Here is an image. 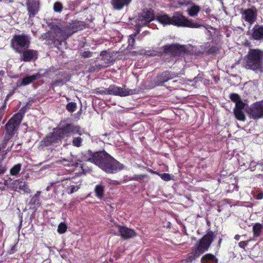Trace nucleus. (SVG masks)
Listing matches in <instances>:
<instances>
[{
    "mask_svg": "<svg viewBox=\"0 0 263 263\" xmlns=\"http://www.w3.org/2000/svg\"><path fill=\"white\" fill-rule=\"evenodd\" d=\"M203 249V251H205L208 249V248H197L195 251L192 252L187 254L186 260L187 262H192L193 260L195 259L196 258L199 257L201 252L200 250Z\"/></svg>",
    "mask_w": 263,
    "mask_h": 263,
    "instance_id": "20",
    "label": "nucleus"
},
{
    "mask_svg": "<svg viewBox=\"0 0 263 263\" xmlns=\"http://www.w3.org/2000/svg\"><path fill=\"white\" fill-rule=\"evenodd\" d=\"M256 198L257 199H261L263 198V193H260L257 195Z\"/></svg>",
    "mask_w": 263,
    "mask_h": 263,
    "instance_id": "46",
    "label": "nucleus"
},
{
    "mask_svg": "<svg viewBox=\"0 0 263 263\" xmlns=\"http://www.w3.org/2000/svg\"><path fill=\"white\" fill-rule=\"evenodd\" d=\"M104 52H102L101 53V55L103 54V53H104Z\"/></svg>",
    "mask_w": 263,
    "mask_h": 263,
    "instance_id": "54",
    "label": "nucleus"
},
{
    "mask_svg": "<svg viewBox=\"0 0 263 263\" xmlns=\"http://www.w3.org/2000/svg\"><path fill=\"white\" fill-rule=\"evenodd\" d=\"M6 171V168L3 166L1 162H0V174H4Z\"/></svg>",
    "mask_w": 263,
    "mask_h": 263,
    "instance_id": "44",
    "label": "nucleus"
},
{
    "mask_svg": "<svg viewBox=\"0 0 263 263\" xmlns=\"http://www.w3.org/2000/svg\"><path fill=\"white\" fill-rule=\"evenodd\" d=\"M132 0H111V4L114 9L120 10L124 7L128 6Z\"/></svg>",
    "mask_w": 263,
    "mask_h": 263,
    "instance_id": "17",
    "label": "nucleus"
},
{
    "mask_svg": "<svg viewBox=\"0 0 263 263\" xmlns=\"http://www.w3.org/2000/svg\"><path fill=\"white\" fill-rule=\"evenodd\" d=\"M251 164V165H254V163L253 162H252Z\"/></svg>",
    "mask_w": 263,
    "mask_h": 263,
    "instance_id": "53",
    "label": "nucleus"
},
{
    "mask_svg": "<svg viewBox=\"0 0 263 263\" xmlns=\"http://www.w3.org/2000/svg\"><path fill=\"white\" fill-rule=\"evenodd\" d=\"M250 118L258 119L263 118V100L252 105L249 112Z\"/></svg>",
    "mask_w": 263,
    "mask_h": 263,
    "instance_id": "10",
    "label": "nucleus"
},
{
    "mask_svg": "<svg viewBox=\"0 0 263 263\" xmlns=\"http://www.w3.org/2000/svg\"><path fill=\"white\" fill-rule=\"evenodd\" d=\"M161 178L164 181H169L171 179V175L169 174L163 173L159 174Z\"/></svg>",
    "mask_w": 263,
    "mask_h": 263,
    "instance_id": "38",
    "label": "nucleus"
},
{
    "mask_svg": "<svg viewBox=\"0 0 263 263\" xmlns=\"http://www.w3.org/2000/svg\"><path fill=\"white\" fill-rule=\"evenodd\" d=\"M255 11L253 9L246 10L242 14V17L251 24L255 22Z\"/></svg>",
    "mask_w": 263,
    "mask_h": 263,
    "instance_id": "18",
    "label": "nucleus"
},
{
    "mask_svg": "<svg viewBox=\"0 0 263 263\" xmlns=\"http://www.w3.org/2000/svg\"><path fill=\"white\" fill-rule=\"evenodd\" d=\"M176 77L175 73L169 71L162 72L158 78L156 83L157 85H162L164 82L173 79Z\"/></svg>",
    "mask_w": 263,
    "mask_h": 263,
    "instance_id": "13",
    "label": "nucleus"
},
{
    "mask_svg": "<svg viewBox=\"0 0 263 263\" xmlns=\"http://www.w3.org/2000/svg\"><path fill=\"white\" fill-rule=\"evenodd\" d=\"M184 47L178 44H172L164 46L163 47L164 52H170L172 54H178L183 51Z\"/></svg>",
    "mask_w": 263,
    "mask_h": 263,
    "instance_id": "12",
    "label": "nucleus"
},
{
    "mask_svg": "<svg viewBox=\"0 0 263 263\" xmlns=\"http://www.w3.org/2000/svg\"><path fill=\"white\" fill-rule=\"evenodd\" d=\"M41 191H37L36 194L32 197L30 203L32 205H40V198Z\"/></svg>",
    "mask_w": 263,
    "mask_h": 263,
    "instance_id": "27",
    "label": "nucleus"
},
{
    "mask_svg": "<svg viewBox=\"0 0 263 263\" xmlns=\"http://www.w3.org/2000/svg\"><path fill=\"white\" fill-rule=\"evenodd\" d=\"M62 9L63 6L61 3L57 2L54 4L53 10L55 12L60 13L62 11Z\"/></svg>",
    "mask_w": 263,
    "mask_h": 263,
    "instance_id": "33",
    "label": "nucleus"
},
{
    "mask_svg": "<svg viewBox=\"0 0 263 263\" xmlns=\"http://www.w3.org/2000/svg\"><path fill=\"white\" fill-rule=\"evenodd\" d=\"M262 227L260 223H256L253 227L254 235L258 237L260 235Z\"/></svg>",
    "mask_w": 263,
    "mask_h": 263,
    "instance_id": "29",
    "label": "nucleus"
},
{
    "mask_svg": "<svg viewBox=\"0 0 263 263\" xmlns=\"http://www.w3.org/2000/svg\"><path fill=\"white\" fill-rule=\"evenodd\" d=\"M30 44V40L28 35L24 34L15 35L11 40V46L18 53H21L20 48H28Z\"/></svg>",
    "mask_w": 263,
    "mask_h": 263,
    "instance_id": "6",
    "label": "nucleus"
},
{
    "mask_svg": "<svg viewBox=\"0 0 263 263\" xmlns=\"http://www.w3.org/2000/svg\"><path fill=\"white\" fill-rule=\"evenodd\" d=\"M4 75V71H0V79L3 77Z\"/></svg>",
    "mask_w": 263,
    "mask_h": 263,
    "instance_id": "47",
    "label": "nucleus"
},
{
    "mask_svg": "<svg viewBox=\"0 0 263 263\" xmlns=\"http://www.w3.org/2000/svg\"><path fill=\"white\" fill-rule=\"evenodd\" d=\"M201 263H217V259L212 254H206L202 257Z\"/></svg>",
    "mask_w": 263,
    "mask_h": 263,
    "instance_id": "24",
    "label": "nucleus"
},
{
    "mask_svg": "<svg viewBox=\"0 0 263 263\" xmlns=\"http://www.w3.org/2000/svg\"><path fill=\"white\" fill-rule=\"evenodd\" d=\"M37 58V52L33 50H27L23 52L21 55V60L28 62L31 60H35Z\"/></svg>",
    "mask_w": 263,
    "mask_h": 263,
    "instance_id": "16",
    "label": "nucleus"
},
{
    "mask_svg": "<svg viewBox=\"0 0 263 263\" xmlns=\"http://www.w3.org/2000/svg\"><path fill=\"white\" fill-rule=\"evenodd\" d=\"M81 167L83 169V171H84V169L83 168V166H81Z\"/></svg>",
    "mask_w": 263,
    "mask_h": 263,
    "instance_id": "52",
    "label": "nucleus"
},
{
    "mask_svg": "<svg viewBox=\"0 0 263 263\" xmlns=\"http://www.w3.org/2000/svg\"><path fill=\"white\" fill-rule=\"evenodd\" d=\"M80 29L81 27L79 22H75L66 26L61 24L54 25L50 31L49 37L54 43H60Z\"/></svg>",
    "mask_w": 263,
    "mask_h": 263,
    "instance_id": "3",
    "label": "nucleus"
},
{
    "mask_svg": "<svg viewBox=\"0 0 263 263\" xmlns=\"http://www.w3.org/2000/svg\"><path fill=\"white\" fill-rule=\"evenodd\" d=\"M23 116L22 114L17 113L9 121L6 125V129L7 132L9 135H11L16 127L21 123Z\"/></svg>",
    "mask_w": 263,
    "mask_h": 263,
    "instance_id": "11",
    "label": "nucleus"
},
{
    "mask_svg": "<svg viewBox=\"0 0 263 263\" xmlns=\"http://www.w3.org/2000/svg\"><path fill=\"white\" fill-rule=\"evenodd\" d=\"M242 242L245 243V245H247V243H246V242H243V241L240 242L239 244L241 243Z\"/></svg>",
    "mask_w": 263,
    "mask_h": 263,
    "instance_id": "49",
    "label": "nucleus"
},
{
    "mask_svg": "<svg viewBox=\"0 0 263 263\" xmlns=\"http://www.w3.org/2000/svg\"><path fill=\"white\" fill-rule=\"evenodd\" d=\"M67 229L66 224L64 223L61 222L59 224L58 229V232L60 234L65 233Z\"/></svg>",
    "mask_w": 263,
    "mask_h": 263,
    "instance_id": "32",
    "label": "nucleus"
},
{
    "mask_svg": "<svg viewBox=\"0 0 263 263\" xmlns=\"http://www.w3.org/2000/svg\"><path fill=\"white\" fill-rule=\"evenodd\" d=\"M5 107L6 105H5L0 109V118H2L3 115V111L5 109Z\"/></svg>",
    "mask_w": 263,
    "mask_h": 263,
    "instance_id": "45",
    "label": "nucleus"
},
{
    "mask_svg": "<svg viewBox=\"0 0 263 263\" xmlns=\"http://www.w3.org/2000/svg\"><path fill=\"white\" fill-rule=\"evenodd\" d=\"M77 107V104L73 102H70L66 105L67 109L70 112H73Z\"/></svg>",
    "mask_w": 263,
    "mask_h": 263,
    "instance_id": "35",
    "label": "nucleus"
},
{
    "mask_svg": "<svg viewBox=\"0 0 263 263\" xmlns=\"http://www.w3.org/2000/svg\"><path fill=\"white\" fill-rule=\"evenodd\" d=\"M26 5L30 16H34L39 11V4L38 2L34 1H29Z\"/></svg>",
    "mask_w": 263,
    "mask_h": 263,
    "instance_id": "19",
    "label": "nucleus"
},
{
    "mask_svg": "<svg viewBox=\"0 0 263 263\" xmlns=\"http://www.w3.org/2000/svg\"><path fill=\"white\" fill-rule=\"evenodd\" d=\"M156 20L164 26L174 25L192 28H199L202 26L199 22L189 20L179 13H175L172 17L165 13H160L156 15Z\"/></svg>",
    "mask_w": 263,
    "mask_h": 263,
    "instance_id": "2",
    "label": "nucleus"
},
{
    "mask_svg": "<svg viewBox=\"0 0 263 263\" xmlns=\"http://www.w3.org/2000/svg\"><path fill=\"white\" fill-rule=\"evenodd\" d=\"M154 18L155 16L153 11L152 9H144L138 16L137 25L138 27H141L146 25Z\"/></svg>",
    "mask_w": 263,
    "mask_h": 263,
    "instance_id": "8",
    "label": "nucleus"
},
{
    "mask_svg": "<svg viewBox=\"0 0 263 263\" xmlns=\"http://www.w3.org/2000/svg\"><path fill=\"white\" fill-rule=\"evenodd\" d=\"M230 98L231 99V100L233 102H235V103H237L238 102L241 100L239 96L236 93H232L230 95Z\"/></svg>",
    "mask_w": 263,
    "mask_h": 263,
    "instance_id": "36",
    "label": "nucleus"
},
{
    "mask_svg": "<svg viewBox=\"0 0 263 263\" xmlns=\"http://www.w3.org/2000/svg\"><path fill=\"white\" fill-rule=\"evenodd\" d=\"M134 90L122 88L112 85L108 88V95L119 96L120 97H126L134 93Z\"/></svg>",
    "mask_w": 263,
    "mask_h": 263,
    "instance_id": "9",
    "label": "nucleus"
},
{
    "mask_svg": "<svg viewBox=\"0 0 263 263\" xmlns=\"http://www.w3.org/2000/svg\"><path fill=\"white\" fill-rule=\"evenodd\" d=\"M110 232L120 235L124 239L131 238L136 235V233L134 230L118 224L113 226L110 229Z\"/></svg>",
    "mask_w": 263,
    "mask_h": 263,
    "instance_id": "7",
    "label": "nucleus"
},
{
    "mask_svg": "<svg viewBox=\"0 0 263 263\" xmlns=\"http://www.w3.org/2000/svg\"><path fill=\"white\" fill-rule=\"evenodd\" d=\"M136 35V34H131L130 35H129V39H128V43H129V46H134L135 42V37Z\"/></svg>",
    "mask_w": 263,
    "mask_h": 263,
    "instance_id": "40",
    "label": "nucleus"
},
{
    "mask_svg": "<svg viewBox=\"0 0 263 263\" xmlns=\"http://www.w3.org/2000/svg\"><path fill=\"white\" fill-rule=\"evenodd\" d=\"M234 114L237 120L244 121L246 119L243 110L234 109Z\"/></svg>",
    "mask_w": 263,
    "mask_h": 263,
    "instance_id": "28",
    "label": "nucleus"
},
{
    "mask_svg": "<svg viewBox=\"0 0 263 263\" xmlns=\"http://www.w3.org/2000/svg\"><path fill=\"white\" fill-rule=\"evenodd\" d=\"M81 55L84 58H89L92 56V52L89 51H85L81 52Z\"/></svg>",
    "mask_w": 263,
    "mask_h": 263,
    "instance_id": "42",
    "label": "nucleus"
},
{
    "mask_svg": "<svg viewBox=\"0 0 263 263\" xmlns=\"http://www.w3.org/2000/svg\"><path fill=\"white\" fill-rule=\"evenodd\" d=\"M12 185L16 191L17 189H19L25 193H30L31 192V190L29 189L28 184L23 181L20 180H15L13 182Z\"/></svg>",
    "mask_w": 263,
    "mask_h": 263,
    "instance_id": "14",
    "label": "nucleus"
},
{
    "mask_svg": "<svg viewBox=\"0 0 263 263\" xmlns=\"http://www.w3.org/2000/svg\"><path fill=\"white\" fill-rule=\"evenodd\" d=\"M239 237H240V236H239V235H235V239L236 240H239Z\"/></svg>",
    "mask_w": 263,
    "mask_h": 263,
    "instance_id": "48",
    "label": "nucleus"
},
{
    "mask_svg": "<svg viewBox=\"0 0 263 263\" xmlns=\"http://www.w3.org/2000/svg\"><path fill=\"white\" fill-rule=\"evenodd\" d=\"M251 36L255 40H263V26L255 25L252 29Z\"/></svg>",
    "mask_w": 263,
    "mask_h": 263,
    "instance_id": "15",
    "label": "nucleus"
},
{
    "mask_svg": "<svg viewBox=\"0 0 263 263\" xmlns=\"http://www.w3.org/2000/svg\"><path fill=\"white\" fill-rule=\"evenodd\" d=\"M57 250H58V252H59V253H60V254L61 255V257H62L63 258H65L67 257L66 254H64L63 253L64 250L63 249H61L60 250L58 249Z\"/></svg>",
    "mask_w": 263,
    "mask_h": 263,
    "instance_id": "43",
    "label": "nucleus"
},
{
    "mask_svg": "<svg viewBox=\"0 0 263 263\" xmlns=\"http://www.w3.org/2000/svg\"><path fill=\"white\" fill-rule=\"evenodd\" d=\"M51 138L50 137L49 135H47L44 139L42 141V144L44 146H48L52 143L51 141Z\"/></svg>",
    "mask_w": 263,
    "mask_h": 263,
    "instance_id": "34",
    "label": "nucleus"
},
{
    "mask_svg": "<svg viewBox=\"0 0 263 263\" xmlns=\"http://www.w3.org/2000/svg\"><path fill=\"white\" fill-rule=\"evenodd\" d=\"M244 107L245 103L241 100L235 103V109L243 110Z\"/></svg>",
    "mask_w": 263,
    "mask_h": 263,
    "instance_id": "37",
    "label": "nucleus"
},
{
    "mask_svg": "<svg viewBox=\"0 0 263 263\" xmlns=\"http://www.w3.org/2000/svg\"><path fill=\"white\" fill-rule=\"evenodd\" d=\"M84 133V130L80 126L67 124L65 126L55 129L52 133L49 135L53 143L58 142L62 138L68 137L70 133L82 135Z\"/></svg>",
    "mask_w": 263,
    "mask_h": 263,
    "instance_id": "5",
    "label": "nucleus"
},
{
    "mask_svg": "<svg viewBox=\"0 0 263 263\" xmlns=\"http://www.w3.org/2000/svg\"><path fill=\"white\" fill-rule=\"evenodd\" d=\"M83 159L93 163L108 173L122 170L124 165L104 151L92 153L88 150L83 154Z\"/></svg>",
    "mask_w": 263,
    "mask_h": 263,
    "instance_id": "1",
    "label": "nucleus"
},
{
    "mask_svg": "<svg viewBox=\"0 0 263 263\" xmlns=\"http://www.w3.org/2000/svg\"><path fill=\"white\" fill-rule=\"evenodd\" d=\"M96 93L98 94H101V95H103V94L108 95V88H103V89H101L98 88L96 90Z\"/></svg>",
    "mask_w": 263,
    "mask_h": 263,
    "instance_id": "41",
    "label": "nucleus"
},
{
    "mask_svg": "<svg viewBox=\"0 0 263 263\" xmlns=\"http://www.w3.org/2000/svg\"><path fill=\"white\" fill-rule=\"evenodd\" d=\"M95 192L98 198H102L104 196V186L102 184L97 185L95 189Z\"/></svg>",
    "mask_w": 263,
    "mask_h": 263,
    "instance_id": "25",
    "label": "nucleus"
},
{
    "mask_svg": "<svg viewBox=\"0 0 263 263\" xmlns=\"http://www.w3.org/2000/svg\"><path fill=\"white\" fill-rule=\"evenodd\" d=\"M12 250L13 251H16L15 250V248H12Z\"/></svg>",
    "mask_w": 263,
    "mask_h": 263,
    "instance_id": "50",
    "label": "nucleus"
},
{
    "mask_svg": "<svg viewBox=\"0 0 263 263\" xmlns=\"http://www.w3.org/2000/svg\"><path fill=\"white\" fill-rule=\"evenodd\" d=\"M81 184V180H80L78 181H77L75 184H70L69 187L68 189V190H69L68 191V193L71 194L74 192H76L79 190V189H80Z\"/></svg>",
    "mask_w": 263,
    "mask_h": 263,
    "instance_id": "26",
    "label": "nucleus"
},
{
    "mask_svg": "<svg viewBox=\"0 0 263 263\" xmlns=\"http://www.w3.org/2000/svg\"><path fill=\"white\" fill-rule=\"evenodd\" d=\"M78 165H79V164H78V163H77L76 164V166H78Z\"/></svg>",
    "mask_w": 263,
    "mask_h": 263,
    "instance_id": "51",
    "label": "nucleus"
},
{
    "mask_svg": "<svg viewBox=\"0 0 263 263\" xmlns=\"http://www.w3.org/2000/svg\"><path fill=\"white\" fill-rule=\"evenodd\" d=\"M177 2L180 6H187L191 3L189 0H177Z\"/></svg>",
    "mask_w": 263,
    "mask_h": 263,
    "instance_id": "39",
    "label": "nucleus"
},
{
    "mask_svg": "<svg viewBox=\"0 0 263 263\" xmlns=\"http://www.w3.org/2000/svg\"><path fill=\"white\" fill-rule=\"evenodd\" d=\"M190 4L191 5V7L188 8L187 10V14L192 17L197 16L200 12L201 8L193 3L191 2Z\"/></svg>",
    "mask_w": 263,
    "mask_h": 263,
    "instance_id": "22",
    "label": "nucleus"
},
{
    "mask_svg": "<svg viewBox=\"0 0 263 263\" xmlns=\"http://www.w3.org/2000/svg\"><path fill=\"white\" fill-rule=\"evenodd\" d=\"M39 78V74L37 73L30 76H26L21 80V85L24 86L28 85Z\"/></svg>",
    "mask_w": 263,
    "mask_h": 263,
    "instance_id": "23",
    "label": "nucleus"
},
{
    "mask_svg": "<svg viewBox=\"0 0 263 263\" xmlns=\"http://www.w3.org/2000/svg\"><path fill=\"white\" fill-rule=\"evenodd\" d=\"M213 240V233L212 232H209L201 239L200 247H210Z\"/></svg>",
    "mask_w": 263,
    "mask_h": 263,
    "instance_id": "21",
    "label": "nucleus"
},
{
    "mask_svg": "<svg viewBox=\"0 0 263 263\" xmlns=\"http://www.w3.org/2000/svg\"><path fill=\"white\" fill-rule=\"evenodd\" d=\"M82 139L80 137H74L72 140V145L76 147H80L81 146Z\"/></svg>",
    "mask_w": 263,
    "mask_h": 263,
    "instance_id": "31",
    "label": "nucleus"
},
{
    "mask_svg": "<svg viewBox=\"0 0 263 263\" xmlns=\"http://www.w3.org/2000/svg\"><path fill=\"white\" fill-rule=\"evenodd\" d=\"M21 168V164H17L15 165L10 170V174L12 175H17L20 171Z\"/></svg>",
    "mask_w": 263,
    "mask_h": 263,
    "instance_id": "30",
    "label": "nucleus"
},
{
    "mask_svg": "<svg viewBox=\"0 0 263 263\" xmlns=\"http://www.w3.org/2000/svg\"><path fill=\"white\" fill-rule=\"evenodd\" d=\"M242 66L246 69L251 70L256 73H262L263 50L250 49L243 59Z\"/></svg>",
    "mask_w": 263,
    "mask_h": 263,
    "instance_id": "4",
    "label": "nucleus"
}]
</instances>
